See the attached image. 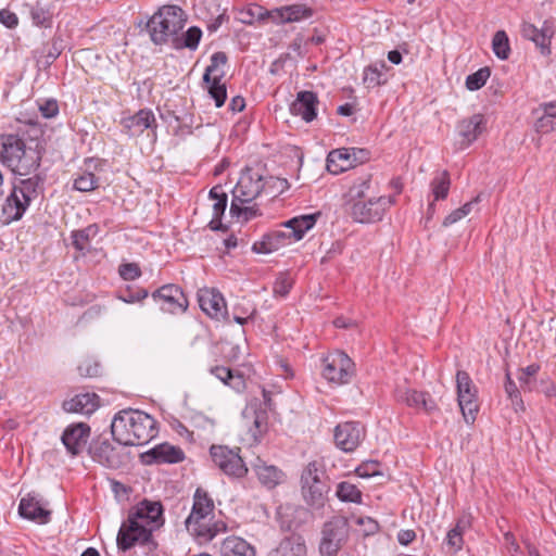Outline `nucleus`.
I'll use <instances>...</instances> for the list:
<instances>
[{"label": "nucleus", "mask_w": 556, "mask_h": 556, "mask_svg": "<svg viewBox=\"0 0 556 556\" xmlns=\"http://www.w3.org/2000/svg\"><path fill=\"white\" fill-rule=\"evenodd\" d=\"M366 435L365 427L358 421H345L334 428V443L343 452H353Z\"/></svg>", "instance_id": "nucleus-16"}, {"label": "nucleus", "mask_w": 556, "mask_h": 556, "mask_svg": "<svg viewBox=\"0 0 556 556\" xmlns=\"http://www.w3.org/2000/svg\"><path fill=\"white\" fill-rule=\"evenodd\" d=\"M146 465L177 464L185 459L184 451L168 443H162L141 455Z\"/></svg>", "instance_id": "nucleus-21"}, {"label": "nucleus", "mask_w": 556, "mask_h": 556, "mask_svg": "<svg viewBox=\"0 0 556 556\" xmlns=\"http://www.w3.org/2000/svg\"><path fill=\"white\" fill-rule=\"evenodd\" d=\"M218 556H255V549L242 538L231 535L222 542Z\"/></svg>", "instance_id": "nucleus-33"}, {"label": "nucleus", "mask_w": 556, "mask_h": 556, "mask_svg": "<svg viewBox=\"0 0 556 556\" xmlns=\"http://www.w3.org/2000/svg\"><path fill=\"white\" fill-rule=\"evenodd\" d=\"M505 392L508 399L511 401L514 409L516 412L523 410V401L520 395V391L518 390L515 381L511 379L509 371L506 372V380L504 384Z\"/></svg>", "instance_id": "nucleus-49"}, {"label": "nucleus", "mask_w": 556, "mask_h": 556, "mask_svg": "<svg viewBox=\"0 0 556 556\" xmlns=\"http://www.w3.org/2000/svg\"><path fill=\"white\" fill-rule=\"evenodd\" d=\"M388 70L389 67L384 61L366 66L363 75L364 85L367 88H375L384 85L387 83L384 72Z\"/></svg>", "instance_id": "nucleus-36"}, {"label": "nucleus", "mask_w": 556, "mask_h": 556, "mask_svg": "<svg viewBox=\"0 0 556 556\" xmlns=\"http://www.w3.org/2000/svg\"><path fill=\"white\" fill-rule=\"evenodd\" d=\"M239 453L240 447L229 448L227 445L216 444L210 447L213 464L229 478L240 479L249 471Z\"/></svg>", "instance_id": "nucleus-10"}, {"label": "nucleus", "mask_w": 556, "mask_h": 556, "mask_svg": "<svg viewBox=\"0 0 556 556\" xmlns=\"http://www.w3.org/2000/svg\"><path fill=\"white\" fill-rule=\"evenodd\" d=\"M60 43L61 40L56 37H53L50 43L36 51V53H38L36 61L39 67H49L60 56L62 52Z\"/></svg>", "instance_id": "nucleus-38"}, {"label": "nucleus", "mask_w": 556, "mask_h": 556, "mask_svg": "<svg viewBox=\"0 0 556 556\" xmlns=\"http://www.w3.org/2000/svg\"><path fill=\"white\" fill-rule=\"evenodd\" d=\"M18 513L23 518L45 525L50 521L51 511L43 508L39 500L31 494L23 497L18 505Z\"/></svg>", "instance_id": "nucleus-28"}, {"label": "nucleus", "mask_w": 556, "mask_h": 556, "mask_svg": "<svg viewBox=\"0 0 556 556\" xmlns=\"http://www.w3.org/2000/svg\"><path fill=\"white\" fill-rule=\"evenodd\" d=\"M149 295L147 289L141 287L127 286L116 292V298L125 303L141 302Z\"/></svg>", "instance_id": "nucleus-46"}, {"label": "nucleus", "mask_w": 556, "mask_h": 556, "mask_svg": "<svg viewBox=\"0 0 556 556\" xmlns=\"http://www.w3.org/2000/svg\"><path fill=\"white\" fill-rule=\"evenodd\" d=\"M457 401L464 419L467 424H473L479 412L477 388L472 383L469 374L458 370L456 374Z\"/></svg>", "instance_id": "nucleus-12"}, {"label": "nucleus", "mask_w": 556, "mask_h": 556, "mask_svg": "<svg viewBox=\"0 0 556 556\" xmlns=\"http://www.w3.org/2000/svg\"><path fill=\"white\" fill-rule=\"evenodd\" d=\"M271 13L282 24H289L311 18L314 15V10L306 4L298 3L276 8Z\"/></svg>", "instance_id": "nucleus-30"}, {"label": "nucleus", "mask_w": 556, "mask_h": 556, "mask_svg": "<svg viewBox=\"0 0 556 556\" xmlns=\"http://www.w3.org/2000/svg\"><path fill=\"white\" fill-rule=\"evenodd\" d=\"M521 33L526 39L535 42V45L540 47L543 52L546 50L547 53H549L551 37L553 34L549 27L539 29L533 24L523 23Z\"/></svg>", "instance_id": "nucleus-34"}, {"label": "nucleus", "mask_w": 556, "mask_h": 556, "mask_svg": "<svg viewBox=\"0 0 556 556\" xmlns=\"http://www.w3.org/2000/svg\"><path fill=\"white\" fill-rule=\"evenodd\" d=\"M372 174L368 170L362 172L357 175L345 193V203L348 205L355 203L356 201L365 200L369 190L371 189Z\"/></svg>", "instance_id": "nucleus-32"}, {"label": "nucleus", "mask_w": 556, "mask_h": 556, "mask_svg": "<svg viewBox=\"0 0 556 556\" xmlns=\"http://www.w3.org/2000/svg\"><path fill=\"white\" fill-rule=\"evenodd\" d=\"M356 473L362 478L379 476L381 475V465L377 460L365 462L356 468Z\"/></svg>", "instance_id": "nucleus-56"}, {"label": "nucleus", "mask_w": 556, "mask_h": 556, "mask_svg": "<svg viewBox=\"0 0 556 556\" xmlns=\"http://www.w3.org/2000/svg\"><path fill=\"white\" fill-rule=\"evenodd\" d=\"M210 372L232 388H239L243 383L241 375H235L230 368L225 366H214L210 369Z\"/></svg>", "instance_id": "nucleus-45"}, {"label": "nucleus", "mask_w": 556, "mask_h": 556, "mask_svg": "<svg viewBox=\"0 0 556 556\" xmlns=\"http://www.w3.org/2000/svg\"><path fill=\"white\" fill-rule=\"evenodd\" d=\"M99 187V178L91 172H84L73 182V188L80 192H90Z\"/></svg>", "instance_id": "nucleus-48"}, {"label": "nucleus", "mask_w": 556, "mask_h": 556, "mask_svg": "<svg viewBox=\"0 0 556 556\" xmlns=\"http://www.w3.org/2000/svg\"><path fill=\"white\" fill-rule=\"evenodd\" d=\"M118 273L124 280H135L141 276V269L136 263L119 265Z\"/></svg>", "instance_id": "nucleus-59"}, {"label": "nucleus", "mask_w": 556, "mask_h": 556, "mask_svg": "<svg viewBox=\"0 0 556 556\" xmlns=\"http://www.w3.org/2000/svg\"><path fill=\"white\" fill-rule=\"evenodd\" d=\"M29 16L34 25L50 27L52 25L53 12L50 7L41 0L29 5Z\"/></svg>", "instance_id": "nucleus-40"}, {"label": "nucleus", "mask_w": 556, "mask_h": 556, "mask_svg": "<svg viewBox=\"0 0 556 556\" xmlns=\"http://www.w3.org/2000/svg\"><path fill=\"white\" fill-rule=\"evenodd\" d=\"M99 406L100 397L93 392L76 394L72 399L65 400L62 404L65 412L83 415H90L94 413Z\"/></svg>", "instance_id": "nucleus-26"}, {"label": "nucleus", "mask_w": 556, "mask_h": 556, "mask_svg": "<svg viewBox=\"0 0 556 556\" xmlns=\"http://www.w3.org/2000/svg\"><path fill=\"white\" fill-rule=\"evenodd\" d=\"M152 299L161 303V309L169 314H182L187 311L189 302L178 285H164L152 292Z\"/></svg>", "instance_id": "nucleus-14"}, {"label": "nucleus", "mask_w": 556, "mask_h": 556, "mask_svg": "<svg viewBox=\"0 0 556 556\" xmlns=\"http://www.w3.org/2000/svg\"><path fill=\"white\" fill-rule=\"evenodd\" d=\"M278 551L281 556H305L306 546L298 540L287 539L280 543Z\"/></svg>", "instance_id": "nucleus-52"}, {"label": "nucleus", "mask_w": 556, "mask_h": 556, "mask_svg": "<svg viewBox=\"0 0 556 556\" xmlns=\"http://www.w3.org/2000/svg\"><path fill=\"white\" fill-rule=\"evenodd\" d=\"M433 201L444 200L448 195L451 187V177L447 170H442L435 175L430 184Z\"/></svg>", "instance_id": "nucleus-41"}, {"label": "nucleus", "mask_w": 556, "mask_h": 556, "mask_svg": "<svg viewBox=\"0 0 556 556\" xmlns=\"http://www.w3.org/2000/svg\"><path fill=\"white\" fill-rule=\"evenodd\" d=\"M317 94L313 91H300L290 106L292 115L301 116L306 123H311L317 116Z\"/></svg>", "instance_id": "nucleus-23"}, {"label": "nucleus", "mask_w": 556, "mask_h": 556, "mask_svg": "<svg viewBox=\"0 0 556 556\" xmlns=\"http://www.w3.org/2000/svg\"><path fill=\"white\" fill-rule=\"evenodd\" d=\"M394 397L396 402L404 403L416 409H422L426 413H431L438 408L435 401L428 392L396 388Z\"/></svg>", "instance_id": "nucleus-22"}, {"label": "nucleus", "mask_w": 556, "mask_h": 556, "mask_svg": "<svg viewBox=\"0 0 556 556\" xmlns=\"http://www.w3.org/2000/svg\"><path fill=\"white\" fill-rule=\"evenodd\" d=\"M292 286L293 280L291 277L288 274L282 273L277 277L274 283V293L280 296H286L289 294Z\"/></svg>", "instance_id": "nucleus-57"}, {"label": "nucleus", "mask_w": 556, "mask_h": 556, "mask_svg": "<svg viewBox=\"0 0 556 556\" xmlns=\"http://www.w3.org/2000/svg\"><path fill=\"white\" fill-rule=\"evenodd\" d=\"M93 226L86 227L84 229L74 230L72 232V244L73 247L85 255L90 242V236Z\"/></svg>", "instance_id": "nucleus-53"}, {"label": "nucleus", "mask_w": 556, "mask_h": 556, "mask_svg": "<svg viewBox=\"0 0 556 556\" xmlns=\"http://www.w3.org/2000/svg\"><path fill=\"white\" fill-rule=\"evenodd\" d=\"M492 49L494 54L501 60H507L510 54V47L507 34L504 30H497L492 39Z\"/></svg>", "instance_id": "nucleus-47"}, {"label": "nucleus", "mask_w": 556, "mask_h": 556, "mask_svg": "<svg viewBox=\"0 0 556 556\" xmlns=\"http://www.w3.org/2000/svg\"><path fill=\"white\" fill-rule=\"evenodd\" d=\"M319 216L320 213L293 217L282 224L287 230L277 229L265 233L260 241L253 243L252 250L255 253L267 254L299 241L314 227Z\"/></svg>", "instance_id": "nucleus-4"}, {"label": "nucleus", "mask_w": 556, "mask_h": 556, "mask_svg": "<svg viewBox=\"0 0 556 556\" xmlns=\"http://www.w3.org/2000/svg\"><path fill=\"white\" fill-rule=\"evenodd\" d=\"M229 213L231 217H237L242 223H248L255 217L262 216V212L256 203L248 205L233 202V200H231Z\"/></svg>", "instance_id": "nucleus-42"}, {"label": "nucleus", "mask_w": 556, "mask_h": 556, "mask_svg": "<svg viewBox=\"0 0 556 556\" xmlns=\"http://www.w3.org/2000/svg\"><path fill=\"white\" fill-rule=\"evenodd\" d=\"M269 15H273L271 11L269 12L258 4H250L245 9L239 11L238 20L242 24L252 25L256 21L266 20Z\"/></svg>", "instance_id": "nucleus-43"}, {"label": "nucleus", "mask_w": 556, "mask_h": 556, "mask_svg": "<svg viewBox=\"0 0 556 556\" xmlns=\"http://www.w3.org/2000/svg\"><path fill=\"white\" fill-rule=\"evenodd\" d=\"M90 438V427L85 422L72 424L62 434V443L72 456L79 455Z\"/></svg>", "instance_id": "nucleus-19"}, {"label": "nucleus", "mask_w": 556, "mask_h": 556, "mask_svg": "<svg viewBox=\"0 0 556 556\" xmlns=\"http://www.w3.org/2000/svg\"><path fill=\"white\" fill-rule=\"evenodd\" d=\"M163 505L159 501L143 500L129 510L117 533V548L126 552L136 544L152 542V532L164 525Z\"/></svg>", "instance_id": "nucleus-1"}, {"label": "nucleus", "mask_w": 556, "mask_h": 556, "mask_svg": "<svg viewBox=\"0 0 556 556\" xmlns=\"http://www.w3.org/2000/svg\"><path fill=\"white\" fill-rule=\"evenodd\" d=\"M323 364V377L331 383L346 384L355 376V364L343 351L328 353Z\"/></svg>", "instance_id": "nucleus-9"}, {"label": "nucleus", "mask_w": 556, "mask_h": 556, "mask_svg": "<svg viewBox=\"0 0 556 556\" xmlns=\"http://www.w3.org/2000/svg\"><path fill=\"white\" fill-rule=\"evenodd\" d=\"M252 468L255 471L260 483L268 490L275 489L286 479V475L280 468L274 465H268L261 458L256 459L252 465Z\"/></svg>", "instance_id": "nucleus-27"}, {"label": "nucleus", "mask_w": 556, "mask_h": 556, "mask_svg": "<svg viewBox=\"0 0 556 556\" xmlns=\"http://www.w3.org/2000/svg\"><path fill=\"white\" fill-rule=\"evenodd\" d=\"M185 523L187 531L200 544L208 543L219 533L227 531V523L222 519H215V515L194 520V523H191L190 516H188Z\"/></svg>", "instance_id": "nucleus-15"}, {"label": "nucleus", "mask_w": 556, "mask_h": 556, "mask_svg": "<svg viewBox=\"0 0 556 556\" xmlns=\"http://www.w3.org/2000/svg\"><path fill=\"white\" fill-rule=\"evenodd\" d=\"M263 192H267L266 178L260 173L247 168L232 190V200L240 204H250Z\"/></svg>", "instance_id": "nucleus-13"}, {"label": "nucleus", "mask_w": 556, "mask_h": 556, "mask_svg": "<svg viewBox=\"0 0 556 556\" xmlns=\"http://www.w3.org/2000/svg\"><path fill=\"white\" fill-rule=\"evenodd\" d=\"M490 75H491V71L489 67L485 66V67L479 68L477 72L467 76L466 88L470 91H476V90L481 89L485 85Z\"/></svg>", "instance_id": "nucleus-50"}, {"label": "nucleus", "mask_w": 556, "mask_h": 556, "mask_svg": "<svg viewBox=\"0 0 556 556\" xmlns=\"http://www.w3.org/2000/svg\"><path fill=\"white\" fill-rule=\"evenodd\" d=\"M111 432L113 439L122 445H142L157 434L156 421L141 410H121L113 418Z\"/></svg>", "instance_id": "nucleus-2"}, {"label": "nucleus", "mask_w": 556, "mask_h": 556, "mask_svg": "<svg viewBox=\"0 0 556 556\" xmlns=\"http://www.w3.org/2000/svg\"><path fill=\"white\" fill-rule=\"evenodd\" d=\"M88 453L94 462L108 468L117 469L124 465V456L106 439L93 440L88 447Z\"/></svg>", "instance_id": "nucleus-17"}, {"label": "nucleus", "mask_w": 556, "mask_h": 556, "mask_svg": "<svg viewBox=\"0 0 556 556\" xmlns=\"http://www.w3.org/2000/svg\"><path fill=\"white\" fill-rule=\"evenodd\" d=\"M395 203L394 197H372L350 204V215L354 222L376 223L382 219L387 208Z\"/></svg>", "instance_id": "nucleus-11"}, {"label": "nucleus", "mask_w": 556, "mask_h": 556, "mask_svg": "<svg viewBox=\"0 0 556 556\" xmlns=\"http://www.w3.org/2000/svg\"><path fill=\"white\" fill-rule=\"evenodd\" d=\"M486 119L482 114H473L468 118L462 119L457 125V132L462 138V142L468 147L475 142L478 137L485 130Z\"/></svg>", "instance_id": "nucleus-25"}, {"label": "nucleus", "mask_w": 556, "mask_h": 556, "mask_svg": "<svg viewBox=\"0 0 556 556\" xmlns=\"http://www.w3.org/2000/svg\"><path fill=\"white\" fill-rule=\"evenodd\" d=\"M214 501L208 492L198 488L193 494L192 509L189 514L191 523H194V520L198 521L204 517L214 516Z\"/></svg>", "instance_id": "nucleus-31"}, {"label": "nucleus", "mask_w": 556, "mask_h": 556, "mask_svg": "<svg viewBox=\"0 0 556 556\" xmlns=\"http://www.w3.org/2000/svg\"><path fill=\"white\" fill-rule=\"evenodd\" d=\"M370 157V153L366 149L351 148V162L348 163V166L355 167L357 164H362L368 161Z\"/></svg>", "instance_id": "nucleus-61"}, {"label": "nucleus", "mask_w": 556, "mask_h": 556, "mask_svg": "<svg viewBox=\"0 0 556 556\" xmlns=\"http://www.w3.org/2000/svg\"><path fill=\"white\" fill-rule=\"evenodd\" d=\"M0 23L5 27L13 29L18 25V17L14 12L8 9L0 10Z\"/></svg>", "instance_id": "nucleus-64"}, {"label": "nucleus", "mask_w": 556, "mask_h": 556, "mask_svg": "<svg viewBox=\"0 0 556 556\" xmlns=\"http://www.w3.org/2000/svg\"><path fill=\"white\" fill-rule=\"evenodd\" d=\"M208 195L212 200H215L213 205V216L222 217L227 207V194L223 191L220 186H215L210 190Z\"/></svg>", "instance_id": "nucleus-51"}, {"label": "nucleus", "mask_w": 556, "mask_h": 556, "mask_svg": "<svg viewBox=\"0 0 556 556\" xmlns=\"http://www.w3.org/2000/svg\"><path fill=\"white\" fill-rule=\"evenodd\" d=\"M227 61L228 58L225 52L218 51L213 53L211 64L205 68L203 75V83L217 108L223 106L227 99V88L226 85L222 83V78L226 74L224 66L227 64Z\"/></svg>", "instance_id": "nucleus-8"}, {"label": "nucleus", "mask_w": 556, "mask_h": 556, "mask_svg": "<svg viewBox=\"0 0 556 556\" xmlns=\"http://www.w3.org/2000/svg\"><path fill=\"white\" fill-rule=\"evenodd\" d=\"M100 364L92 359H85L77 367L81 377H97L100 375Z\"/></svg>", "instance_id": "nucleus-58"}, {"label": "nucleus", "mask_w": 556, "mask_h": 556, "mask_svg": "<svg viewBox=\"0 0 556 556\" xmlns=\"http://www.w3.org/2000/svg\"><path fill=\"white\" fill-rule=\"evenodd\" d=\"M336 495L341 502L361 503L362 492L355 484L342 481L337 486Z\"/></svg>", "instance_id": "nucleus-44"}, {"label": "nucleus", "mask_w": 556, "mask_h": 556, "mask_svg": "<svg viewBox=\"0 0 556 556\" xmlns=\"http://www.w3.org/2000/svg\"><path fill=\"white\" fill-rule=\"evenodd\" d=\"M349 521L343 516H333L321 529L319 552L323 556H336L349 538Z\"/></svg>", "instance_id": "nucleus-7"}, {"label": "nucleus", "mask_w": 556, "mask_h": 556, "mask_svg": "<svg viewBox=\"0 0 556 556\" xmlns=\"http://www.w3.org/2000/svg\"><path fill=\"white\" fill-rule=\"evenodd\" d=\"M121 125L130 137L140 136L147 129L155 130L157 127L154 113L150 109H141L134 115L123 117Z\"/></svg>", "instance_id": "nucleus-20"}, {"label": "nucleus", "mask_w": 556, "mask_h": 556, "mask_svg": "<svg viewBox=\"0 0 556 556\" xmlns=\"http://www.w3.org/2000/svg\"><path fill=\"white\" fill-rule=\"evenodd\" d=\"M298 508L292 505H285L280 506L277 510L278 517L281 519V527L287 530H292L295 528V525L293 521L289 519H285V516L288 517L289 515L293 514Z\"/></svg>", "instance_id": "nucleus-60"}, {"label": "nucleus", "mask_w": 556, "mask_h": 556, "mask_svg": "<svg viewBox=\"0 0 556 556\" xmlns=\"http://www.w3.org/2000/svg\"><path fill=\"white\" fill-rule=\"evenodd\" d=\"M543 114L535 122L538 132L548 134L556 129V101L541 105Z\"/></svg>", "instance_id": "nucleus-39"}, {"label": "nucleus", "mask_w": 556, "mask_h": 556, "mask_svg": "<svg viewBox=\"0 0 556 556\" xmlns=\"http://www.w3.org/2000/svg\"><path fill=\"white\" fill-rule=\"evenodd\" d=\"M349 162H351V148L332 150L327 156V169L329 173L338 175L350 168Z\"/></svg>", "instance_id": "nucleus-35"}, {"label": "nucleus", "mask_w": 556, "mask_h": 556, "mask_svg": "<svg viewBox=\"0 0 556 556\" xmlns=\"http://www.w3.org/2000/svg\"><path fill=\"white\" fill-rule=\"evenodd\" d=\"M45 176L35 174L30 177L18 179L14 185L20 195L24 199L25 204H30L43 191Z\"/></svg>", "instance_id": "nucleus-29"}, {"label": "nucleus", "mask_w": 556, "mask_h": 556, "mask_svg": "<svg viewBox=\"0 0 556 556\" xmlns=\"http://www.w3.org/2000/svg\"><path fill=\"white\" fill-rule=\"evenodd\" d=\"M198 301L201 309L211 318L226 319L227 305L223 294L214 288H203L198 291Z\"/></svg>", "instance_id": "nucleus-18"}, {"label": "nucleus", "mask_w": 556, "mask_h": 556, "mask_svg": "<svg viewBox=\"0 0 556 556\" xmlns=\"http://www.w3.org/2000/svg\"><path fill=\"white\" fill-rule=\"evenodd\" d=\"M29 205L25 204L24 199L12 188L0 211V225H9L12 222L20 220Z\"/></svg>", "instance_id": "nucleus-24"}, {"label": "nucleus", "mask_w": 556, "mask_h": 556, "mask_svg": "<svg viewBox=\"0 0 556 556\" xmlns=\"http://www.w3.org/2000/svg\"><path fill=\"white\" fill-rule=\"evenodd\" d=\"M39 111L45 118H52L59 114V104L56 100H47L39 106Z\"/></svg>", "instance_id": "nucleus-63"}, {"label": "nucleus", "mask_w": 556, "mask_h": 556, "mask_svg": "<svg viewBox=\"0 0 556 556\" xmlns=\"http://www.w3.org/2000/svg\"><path fill=\"white\" fill-rule=\"evenodd\" d=\"M540 369H541V367L536 363L530 364L529 366L520 369V375L518 376V380H519L522 389H525V388H528L529 390L531 389V384L534 382V380H532V378L536 376V374L540 371Z\"/></svg>", "instance_id": "nucleus-54"}, {"label": "nucleus", "mask_w": 556, "mask_h": 556, "mask_svg": "<svg viewBox=\"0 0 556 556\" xmlns=\"http://www.w3.org/2000/svg\"><path fill=\"white\" fill-rule=\"evenodd\" d=\"M301 491L304 502L314 509L324 508L330 491L328 476L320 462H309L301 473Z\"/></svg>", "instance_id": "nucleus-6"}, {"label": "nucleus", "mask_w": 556, "mask_h": 556, "mask_svg": "<svg viewBox=\"0 0 556 556\" xmlns=\"http://www.w3.org/2000/svg\"><path fill=\"white\" fill-rule=\"evenodd\" d=\"M266 184H267V190L268 189L277 190V192H275V193L271 192L273 197H276L277 194L282 193L289 187L287 179L273 177V176L266 178Z\"/></svg>", "instance_id": "nucleus-62"}, {"label": "nucleus", "mask_w": 556, "mask_h": 556, "mask_svg": "<svg viewBox=\"0 0 556 556\" xmlns=\"http://www.w3.org/2000/svg\"><path fill=\"white\" fill-rule=\"evenodd\" d=\"M202 37V30L197 26H191L186 33L179 31L175 40H173L172 48L176 50L190 49L195 50Z\"/></svg>", "instance_id": "nucleus-37"}, {"label": "nucleus", "mask_w": 556, "mask_h": 556, "mask_svg": "<svg viewBox=\"0 0 556 556\" xmlns=\"http://www.w3.org/2000/svg\"><path fill=\"white\" fill-rule=\"evenodd\" d=\"M41 156L33 149H27L23 138L8 134L0 136V163L14 174L27 176L40 166Z\"/></svg>", "instance_id": "nucleus-3"}, {"label": "nucleus", "mask_w": 556, "mask_h": 556, "mask_svg": "<svg viewBox=\"0 0 556 556\" xmlns=\"http://www.w3.org/2000/svg\"><path fill=\"white\" fill-rule=\"evenodd\" d=\"M184 10L174 4L161 7L148 21L147 30L151 41L156 46L170 45L186 25Z\"/></svg>", "instance_id": "nucleus-5"}, {"label": "nucleus", "mask_w": 556, "mask_h": 556, "mask_svg": "<svg viewBox=\"0 0 556 556\" xmlns=\"http://www.w3.org/2000/svg\"><path fill=\"white\" fill-rule=\"evenodd\" d=\"M444 544L447 547V552L456 554L463 548L464 538L463 534L456 532V530H450L444 540Z\"/></svg>", "instance_id": "nucleus-55"}]
</instances>
